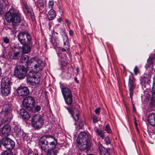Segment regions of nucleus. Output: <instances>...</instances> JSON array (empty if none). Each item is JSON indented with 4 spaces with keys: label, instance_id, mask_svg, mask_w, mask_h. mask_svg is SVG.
Wrapping results in <instances>:
<instances>
[{
    "label": "nucleus",
    "instance_id": "1",
    "mask_svg": "<svg viewBox=\"0 0 155 155\" xmlns=\"http://www.w3.org/2000/svg\"><path fill=\"white\" fill-rule=\"evenodd\" d=\"M31 68L34 67L32 70H31L27 75V81L32 85H35L39 83L40 81L39 75L36 73L41 71L45 66L43 62L37 57L30 59Z\"/></svg>",
    "mask_w": 155,
    "mask_h": 155
},
{
    "label": "nucleus",
    "instance_id": "2",
    "mask_svg": "<svg viewBox=\"0 0 155 155\" xmlns=\"http://www.w3.org/2000/svg\"><path fill=\"white\" fill-rule=\"evenodd\" d=\"M57 141L54 137L51 135L43 136L40 138L38 142L39 148L43 153H45Z\"/></svg>",
    "mask_w": 155,
    "mask_h": 155
},
{
    "label": "nucleus",
    "instance_id": "3",
    "mask_svg": "<svg viewBox=\"0 0 155 155\" xmlns=\"http://www.w3.org/2000/svg\"><path fill=\"white\" fill-rule=\"evenodd\" d=\"M5 18L8 22H12V25L15 26L18 25L21 20L18 11L13 7L6 13Z\"/></svg>",
    "mask_w": 155,
    "mask_h": 155
},
{
    "label": "nucleus",
    "instance_id": "4",
    "mask_svg": "<svg viewBox=\"0 0 155 155\" xmlns=\"http://www.w3.org/2000/svg\"><path fill=\"white\" fill-rule=\"evenodd\" d=\"M91 138V135L88 132L83 131L79 134L76 141L78 147L81 150L83 151L87 148L88 142Z\"/></svg>",
    "mask_w": 155,
    "mask_h": 155
},
{
    "label": "nucleus",
    "instance_id": "5",
    "mask_svg": "<svg viewBox=\"0 0 155 155\" xmlns=\"http://www.w3.org/2000/svg\"><path fill=\"white\" fill-rule=\"evenodd\" d=\"M12 83L8 77H5L3 78L1 83V92L5 96H8L10 93L11 85Z\"/></svg>",
    "mask_w": 155,
    "mask_h": 155
},
{
    "label": "nucleus",
    "instance_id": "6",
    "mask_svg": "<svg viewBox=\"0 0 155 155\" xmlns=\"http://www.w3.org/2000/svg\"><path fill=\"white\" fill-rule=\"evenodd\" d=\"M12 109L11 104L10 103H5L3 105L2 110V114L4 117L5 121L10 122L12 118V115L11 113Z\"/></svg>",
    "mask_w": 155,
    "mask_h": 155
},
{
    "label": "nucleus",
    "instance_id": "7",
    "mask_svg": "<svg viewBox=\"0 0 155 155\" xmlns=\"http://www.w3.org/2000/svg\"><path fill=\"white\" fill-rule=\"evenodd\" d=\"M44 123V120L40 114H36L31 118V124L33 127L36 130L41 128Z\"/></svg>",
    "mask_w": 155,
    "mask_h": 155
},
{
    "label": "nucleus",
    "instance_id": "8",
    "mask_svg": "<svg viewBox=\"0 0 155 155\" xmlns=\"http://www.w3.org/2000/svg\"><path fill=\"white\" fill-rule=\"evenodd\" d=\"M28 69L23 65H18L15 67L14 70V75L19 79L24 78Z\"/></svg>",
    "mask_w": 155,
    "mask_h": 155
},
{
    "label": "nucleus",
    "instance_id": "9",
    "mask_svg": "<svg viewBox=\"0 0 155 155\" xmlns=\"http://www.w3.org/2000/svg\"><path fill=\"white\" fill-rule=\"evenodd\" d=\"M61 91L66 103L68 105H71L72 103V97L70 90L67 87H64Z\"/></svg>",
    "mask_w": 155,
    "mask_h": 155
},
{
    "label": "nucleus",
    "instance_id": "10",
    "mask_svg": "<svg viewBox=\"0 0 155 155\" xmlns=\"http://www.w3.org/2000/svg\"><path fill=\"white\" fill-rule=\"evenodd\" d=\"M18 39L21 44L32 40L31 35L27 32L22 31L19 32L17 35Z\"/></svg>",
    "mask_w": 155,
    "mask_h": 155
},
{
    "label": "nucleus",
    "instance_id": "11",
    "mask_svg": "<svg viewBox=\"0 0 155 155\" xmlns=\"http://www.w3.org/2000/svg\"><path fill=\"white\" fill-rule=\"evenodd\" d=\"M35 104L34 99L30 96L25 98L22 102L24 107L30 111L32 110L34 107Z\"/></svg>",
    "mask_w": 155,
    "mask_h": 155
},
{
    "label": "nucleus",
    "instance_id": "12",
    "mask_svg": "<svg viewBox=\"0 0 155 155\" xmlns=\"http://www.w3.org/2000/svg\"><path fill=\"white\" fill-rule=\"evenodd\" d=\"M128 85L129 88V91L130 97L131 100L132 101L133 91L136 86L135 79L134 78L132 74H131L129 76Z\"/></svg>",
    "mask_w": 155,
    "mask_h": 155
},
{
    "label": "nucleus",
    "instance_id": "13",
    "mask_svg": "<svg viewBox=\"0 0 155 155\" xmlns=\"http://www.w3.org/2000/svg\"><path fill=\"white\" fill-rule=\"evenodd\" d=\"M66 108L69 112L71 115L74 121L75 122H78L77 123L78 125V127H77L78 129H83L84 126V122L83 120L79 119V115L78 114H76L75 115V116H74V114L72 110L69 107H66Z\"/></svg>",
    "mask_w": 155,
    "mask_h": 155
},
{
    "label": "nucleus",
    "instance_id": "14",
    "mask_svg": "<svg viewBox=\"0 0 155 155\" xmlns=\"http://www.w3.org/2000/svg\"><path fill=\"white\" fill-rule=\"evenodd\" d=\"M2 144L7 149V150H11V149H13L14 147L15 143L14 141L11 139L5 137L2 139Z\"/></svg>",
    "mask_w": 155,
    "mask_h": 155
},
{
    "label": "nucleus",
    "instance_id": "15",
    "mask_svg": "<svg viewBox=\"0 0 155 155\" xmlns=\"http://www.w3.org/2000/svg\"><path fill=\"white\" fill-rule=\"evenodd\" d=\"M60 149V145L57 141L51 146L50 145V148L47 150V155H57Z\"/></svg>",
    "mask_w": 155,
    "mask_h": 155
},
{
    "label": "nucleus",
    "instance_id": "16",
    "mask_svg": "<svg viewBox=\"0 0 155 155\" xmlns=\"http://www.w3.org/2000/svg\"><path fill=\"white\" fill-rule=\"evenodd\" d=\"M155 59V53L151 55L147 59V63L145 66L146 71L148 73H150L152 71L153 68L154 61Z\"/></svg>",
    "mask_w": 155,
    "mask_h": 155
},
{
    "label": "nucleus",
    "instance_id": "17",
    "mask_svg": "<svg viewBox=\"0 0 155 155\" xmlns=\"http://www.w3.org/2000/svg\"><path fill=\"white\" fill-rule=\"evenodd\" d=\"M18 96L24 97L28 95L29 94V90L28 87L26 86H20L17 89Z\"/></svg>",
    "mask_w": 155,
    "mask_h": 155
},
{
    "label": "nucleus",
    "instance_id": "18",
    "mask_svg": "<svg viewBox=\"0 0 155 155\" xmlns=\"http://www.w3.org/2000/svg\"><path fill=\"white\" fill-rule=\"evenodd\" d=\"M61 35L63 40V44L64 48H61V51H65L67 49H68L70 48L69 40L68 36L64 31H63Z\"/></svg>",
    "mask_w": 155,
    "mask_h": 155
},
{
    "label": "nucleus",
    "instance_id": "19",
    "mask_svg": "<svg viewBox=\"0 0 155 155\" xmlns=\"http://www.w3.org/2000/svg\"><path fill=\"white\" fill-rule=\"evenodd\" d=\"M22 45L21 50L23 54H27L29 52L33 46V43L31 41H30L25 43Z\"/></svg>",
    "mask_w": 155,
    "mask_h": 155
},
{
    "label": "nucleus",
    "instance_id": "20",
    "mask_svg": "<svg viewBox=\"0 0 155 155\" xmlns=\"http://www.w3.org/2000/svg\"><path fill=\"white\" fill-rule=\"evenodd\" d=\"M11 128L7 124L5 125L1 129L0 133L2 136L6 137L11 134Z\"/></svg>",
    "mask_w": 155,
    "mask_h": 155
},
{
    "label": "nucleus",
    "instance_id": "21",
    "mask_svg": "<svg viewBox=\"0 0 155 155\" xmlns=\"http://www.w3.org/2000/svg\"><path fill=\"white\" fill-rule=\"evenodd\" d=\"M147 76H144L141 81V83L142 85L144 86L145 88L147 89L149 88L150 86V84L151 82L150 80V76L149 75H147Z\"/></svg>",
    "mask_w": 155,
    "mask_h": 155
},
{
    "label": "nucleus",
    "instance_id": "22",
    "mask_svg": "<svg viewBox=\"0 0 155 155\" xmlns=\"http://www.w3.org/2000/svg\"><path fill=\"white\" fill-rule=\"evenodd\" d=\"M23 8L25 13H27L28 15L31 17L32 21H34L35 19L34 13L32 8L25 4L24 5Z\"/></svg>",
    "mask_w": 155,
    "mask_h": 155
},
{
    "label": "nucleus",
    "instance_id": "23",
    "mask_svg": "<svg viewBox=\"0 0 155 155\" xmlns=\"http://www.w3.org/2000/svg\"><path fill=\"white\" fill-rule=\"evenodd\" d=\"M152 93V97L151 102L149 104V108H150L151 110H153L155 109V88L153 89L151 92Z\"/></svg>",
    "mask_w": 155,
    "mask_h": 155
},
{
    "label": "nucleus",
    "instance_id": "24",
    "mask_svg": "<svg viewBox=\"0 0 155 155\" xmlns=\"http://www.w3.org/2000/svg\"><path fill=\"white\" fill-rule=\"evenodd\" d=\"M98 145L101 155H111L108 152V150H110V148L106 149L102 146L100 142H98Z\"/></svg>",
    "mask_w": 155,
    "mask_h": 155
},
{
    "label": "nucleus",
    "instance_id": "25",
    "mask_svg": "<svg viewBox=\"0 0 155 155\" xmlns=\"http://www.w3.org/2000/svg\"><path fill=\"white\" fill-rule=\"evenodd\" d=\"M14 131L16 135L20 138H22L23 135V132L18 125H15L14 127Z\"/></svg>",
    "mask_w": 155,
    "mask_h": 155
},
{
    "label": "nucleus",
    "instance_id": "26",
    "mask_svg": "<svg viewBox=\"0 0 155 155\" xmlns=\"http://www.w3.org/2000/svg\"><path fill=\"white\" fill-rule=\"evenodd\" d=\"M29 58L28 55H24L20 59V61L21 63H24L28 67L31 68L30 63H29L30 61V59L29 60Z\"/></svg>",
    "mask_w": 155,
    "mask_h": 155
},
{
    "label": "nucleus",
    "instance_id": "27",
    "mask_svg": "<svg viewBox=\"0 0 155 155\" xmlns=\"http://www.w3.org/2000/svg\"><path fill=\"white\" fill-rule=\"evenodd\" d=\"M148 121L151 125L155 127V113H151L149 115Z\"/></svg>",
    "mask_w": 155,
    "mask_h": 155
},
{
    "label": "nucleus",
    "instance_id": "28",
    "mask_svg": "<svg viewBox=\"0 0 155 155\" xmlns=\"http://www.w3.org/2000/svg\"><path fill=\"white\" fill-rule=\"evenodd\" d=\"M56 13L54 10L53 9H51L48 12V18L49 20L54 19L56 17Z\"/></svg>",
    "mask_w": 155,
    "mask_h": 155
},
{
    "label": "nucleus",
    "instance_id": "29",
    "mask_svg": "<svg viewBox=\"0 0 155 155\" xmlns=\"http://www.w3.org/2000/svg\"><path fill=\"white\" fill-rule=\"evenodd\" d=\"M20 114L24 119H28L30 116L27 111L24 109H21L20 110Z\"/></svg>",
    "mask_w": 155,
    "mask_h": 155
},
{
    "label": "nucleus",
    "instance_id": "30",
    "mask_svg": "<svg viewBox=\"0 0 155 155\" xmlns=\"http://www.w3.org/2000/svg\"><path fill=\"white\" fill-rule=\"evenodd\" d=\"M35 5L37 8H39V10L40 12V10H41L44 8L43 0H38L35 2Z\"/></svg>",
    "mask_w": 155,
    "mask_h": 155
},
{
    "label": "nucleus",
    "instance_id": "31",
    "mask_svg": "<svg viewBox=\"0 0 155 155\" xmlns=\"http://www.w3.org/2000/svg\"><path fill=\"white\" fill-rule=\"evenodd\" d=\"M51 42L54 48L55 49L59 44V40L57 38H54L51 39Z\"/></svg>",
    "mask_w": 155,
    "mask_h": 155
},
{
    "label": "nucleus",
    "instance_id": "32",
    "mask_svg": "<svg viewBox=\"0 0 155 155\" xmlns=\"http://www.w3.org/2000/svg\"><path fill=\"white\" fill-rule=\"evenodd\" d=\"M95 131L97 135L99 136L102 139H104L105 135L104 133L102 130L97 128Z\"/></svg>",
    "mask_w": 155,
    "mask_h": 155
},
{
    "label": "nucleus",
    "instance_id": "33",
    "mask_svg": "<svg viewBox=\"0 0 155 155\" xmlns=\"http://www.w3.org/2000/svg\"><path fill=\"white\" fill-rule=\"evenodd\" d=\"M20 47L16 48L14 51V55L13 56V59H16L18 58V57L20 55V51L18 50V49Z\"/></svg>",
    "mask_w": 155,
    "mask_h": 155
},
{
    "label": "nucleus",
    "instance_id": "34",
    "mask_svg": "<svg viewBox=\"0 0 155 155\" xmlns=\"http://www.w3.org/2000/svg\"><path fill=\"white\" fill-rule=\"evenodd\" d=\"M103 129L104 130L107 131V133L109 134L111 132V130L108 124H107L105 126H104Z\"/></svg>",
    "mask_w": 155,
    "mask_h": 155
},
{
    "label": "nucleus",
    "instance_id": "35",
    "mask_svg": "<svg viewBox=\"0 0 155 155\" xmlns=\"http://www.w3.org/2000/svg\"><path fill=\"white\" fill-rule=\"evenodd\" d=\"M1 155H13L11 150H5L3 152Z\"/></svg>",
    "mask_w": 155,
    "mask_h": 155
},
{
    "label": "nucleus",
    "instance_id": "36",
    "mask_svg": "<svg viewBox=\"0 0 155 155\" xmlns=\"http://www.w3.org/2000/svg\"><path fill=\"white\" fill-rule=\"evenodd\" d=\"M10 122H6L4 120V117L3 119L0 117V127L4 124H8Z\"/></svg>",
    "mask_w": 155,
    "mask_h": 155
},
{
    "label": "nucleus",
    "instance_id": "37",
    "mask_svg": "<svg viewBox=\"0 0 155 155\" xmlns=\"http://www.w3.org/2000/svg\"><path fill=\"white\" fill-rule=\"evenodd\" d=\"M27 155H38L37 153H34L30 149H28L27 151Z\"/></svg>",
    "mask_w": 155,
    "mask_h": 155
},
{
    "label": "nucleus",
    "instance_id": "38",
    "mask_svg": "<svg viewBox=\"0 0 155 155\" xmlns=\"http://www.w3.org/2000/svg\"><path fill=\"white\" fill-rule=\"evenodd\" d=\"M92 120L93 123L94 124L97 123L98 121V117L95 115H93L92 117Z\"/></svg>",
    "mask_w": 155,
    "mask_h": 155
},
{
    "label": "nucleus",
    "instance_id": "39",
    "mask_svg": "<svg viewBox=\"0 0 155 155\" xmlns=\"http://www.w3.org/2000/svg\"><path fill=\"white\" fill-rule=\"evenodd\" d=\"M54 5V2L53 1H50L48 3V7L49 8H51V9H52Z\"/></svg>",
    "mask_w": 155,
    "mask_h": 155
},
{
    "label": "nucleus",
    "instance_id": "40",
    "mask_svg": "<svg viewBox=\"0 0 155 155\" xmlns=\"http://www.w3.org/2000/svg\"><path fill=\"white\" fill-rule=\"evenodd\" d=\"M104 141L107 145L109 144L110 142V139L108 137L105 138L104 139Z\"/></svg>",
    "mask_w": 155,
    "mask_h": 155
},
{
    "label": "nucleus",
    "instance_id": "41",
    "mask_svg": "<svg viewBox=\"0 0 155 155\" xmlns=\"http://www.w3.org/2000/svg\"><path fill=\"white\" fill-rule=\"evenodd\" d=\"M134 71L135 74L136 75H137V73L139 72V69L137 66H135L134 70Z\"/></svg>",
    "mask_w": 155,
    "mask_h": 155
},
{
    "label": "nucleus",
    "instance_id": "42",
    "mask_svg": "<svg viewBox=\"0 0 155 155\" xmlns=\"http://www.w3.org/2000/svg\"><path fill=\"white\" fill-rule=\"evenodd\" d=\"M100 111H101V108L99 107H98V108H96L94 112L96 114H98L99 115L100 114Z\"/></svg>",
    "mask_w": 155,
    "mask_h": 155
},
{
    "label": "nucleus",
    "instance_id": "43",
    "mask_svg": "<svg viewBox=\"0 0 155 155\" xmlns=\"http://www.w3.org/2000/svg\"><path fill=\"white\" fill-rule=\"evenodd\" d=\"M3 41L6 44H8L9 43V39L7 37H5L3 38Z\"/></svg>",
    "mask_w": 155,
    "mask_h": 155
},
{
    "label": "nucleus",
    "instance_id": "44",
    "mask_svg": "<svg viewBox=\"0 0 155 155\" xmlns=\"http://www.w3.org/2000/svg\"><path fill=\"white\" fill-rule=\"evenodd\" d=\"M35 110L38 112L41 109V107L39 105H37L35 107Z\"/></svg>",
    "mask_w": 155,
    "mask_h": 155
},
{
    "label": "nucleus",
    "instance_id": "45",
    "mask_svg": "<svg viewBox=\"0 0 155 155\" xmlns=\"http://www.w3.org/2000/svg\"><path fill=\"white\" fill-rule=\"evenodd\" d=\"M4 0H0V7H2L4 5Z\"/></svg>",
    "mask_w": 155,
    "mask_h": 155
},
{
    "label": "nucleus",
    "instance_id": "46",
    "mask_svg": "<svg viewBox=\"0 0 155 155\" xmlns=\"http://www.w3.org/2000/svg\"><path fill=\"white\" fill-rule=\"evenodd\" d=\"M69 35L70 36H72L74 34V32L73 31L71 30H70L69 31Z\"/></svg>",
    "mask_w": 155,
    "mask_h": 155
},
{
    "label": "nucleus",
    "instance_id": "47",
    "mask_svg": "<svg viewBox=\"0 0 155 155\" xmlns=\"http://www.w3.org/2000/svg\"><path fill=\"white\" fill-rule=\"evenodd\" d=\"M65 22L67 24V25L68 26H69L71 22L69 21V20L68 19H66L65 20Z\"/></svg>",
    "mask_w": 155,
    "mask_h": 155
},
{
    "label": "nucleus",
    "instance_id": "48",
    "mask_svg": "<svg viewBox=\"0 0 155 155\" xmlns=\"http://www.w3.org/2000/svg\"><path fill=\"white\" fill-rule=\"evenodd\" d=\"M74 81H75V82L77 83H78L79 82V81H78L77 80V78H76V77H75L74 78Z\"/></svg>",
    "mask_w": 155,
    "mask_h": 155
},
{
    "label": "nucleus",
    "instance_id": "49",
    "mask_svg": "<svg viewBox=\"0 0 155 155\" xmlns=\"http://www.w3.org/2000/svg\"><path fill=\"white\" fill-rule=\"evenodd\" d=\"M58 21L59 22H60L61 21V18H59L58 20Z\"/></svg>",
    "mask_w": 155,
    "mask_h": 155
},
{
    "label": "nucleus",
    "instance_id": "50",
    "mask_svg": "<svg viewBox=\"0 0 155 155\" xmlns=\"http://www.w3.org/2000/svg\"><path fill=\"white\" fill-rule=\"evenodd\" d=\"M2 74V69L0 67V76Z\"/></svg>",
    "mask_w": 155,
    "mask_h": 155
},
{
    "label": "nucleus",
    "instance_id": "51",
    "mask_svg": "<svg viewBox=\"0 0 155 155\" xmlns=\"http://www.w3.org/2000/svg\"><path fill=\"white\" fill-rule=\"evenodd\" d=\"M133 110L134 111H135V108L134 105L133 106Z\"/></svg>",
    "mask_w": 155,
    "mask_h": 155
},
{
    "label": "nucleus",
    "instance_id": "52",
    "mask_svg": "<svg viewBox=\"0 0 155 155\" xmlns=\"http://www.w3.org/2000/svg\"><path fill=\"white\" fill-rule=\"evenodd\" d=\"M58 9H59V10L60 11H60H61V10L60 7H58Z\"/></svg>",
    "mask_w": 155,
    "mask_h": 155
},
{
    "label": "nucleus",
    "instance_id": "53",
    "mask_svg": "<svg viewBox=\"0 0 155 155\" xmlns=\"http://www.w3.org/2000/svg\"><path fill=\"white\" fill-rule=\"evenodd\" d=\"M58 9H59V10L60 11H60H61V10L60 7H58Z\"/></svg>",
    "mask_w": 155,
    "mask_h": 155
},
{
    "label": "nucleus",
    "instance_id": "54",
    "mask_svg": "<svg viewBox=\"0 0 155 155\" xmlns=\"http://www.w3.org/2000/svg\"><path fill=\"white\" fill-rule=\"evenodd\" d=\"M135 125L137 127V123H136V122H135Z\"/></svg>",
    "mask_w": 155,
    "mask_h": 155
},
{
    "label": "nucleus",
    "instance_id": "55",
    "mask_svg": "<svg viewBox=\"0 0 155 155\" xmlns=\"http://www.w3.org/2000/svg\"><path fill=\"white\" fill-rule=\"evenodd\" d=\"M76 124H77V123H76V122L74 124L75 125H76Z\"/></svg>",
    "mask_w": 155,
    "mask_h": 155
}]
</instances>
